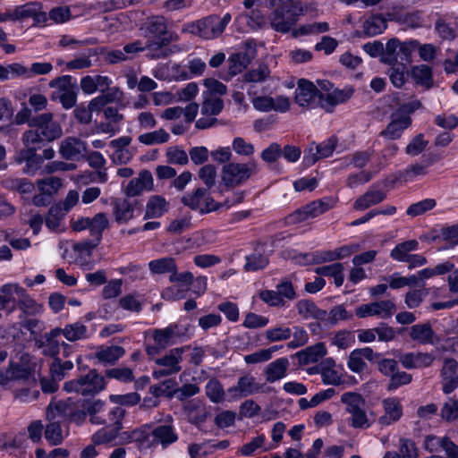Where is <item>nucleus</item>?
Here are the masks:
<instances>
[{
	"mask_svg": "<svg viewBox=\"0 0 458 458\" xmlns=\"http://www.w3.org/2000/svg\"><path fill=\"white\" fill-rule=\"evenodd\" d=\"M264 4L271 10L268 14L270 28L278 33L290 32L303 15L300 0H264Z\"/></svg>",
	"mask_w": 458,
	"mask_h": 458,
	"instance_id": "nucleus-1",
	"label": "nucleus"
},
{
	"mask_svg": "<svg viewBox=\"0 0 458 458\" xmlns=\"http://www.w3.org/2000/svg\"><path fill=\"white\" fill-rule=\"evenodd\" d=\"M146 449L161 446L163 450L176 443L179 439V434L174 425V420L171 416L160 424H145Z\"/></svg>",
	"mask_w": 458,
	"mask_h": 458,
	"instance_id": "nucleus-2",
	"label": "nucleus"
},
{
	"mask_svg": "<svg viewBox=\"0 0 458 458\" xmlns=\"http://www.w3.org/2000/svg\"><path fill=\"white\" fill-rule=\"evenodd\" d=\"M141 30H143L146 37L157 39L156 42H148V44L152 45V49L157 50V52L148 54V56L151 59L165 57L167 54L160 48L173 40L172 36L167 31L165 19L163 16H153L146 21Z\"/></svg>",
	"mask_w": 458,
	"mask_h": 458,
	"instance_id": "nucleus-3",
	"label": "nucleus"
},
{
	"mask_svg": "<svg viewBox=\"0 0 458 458\" xmlns=\"http://www.w3.org/2000/svg\"><path fill=\"white\" fill-rule=\"evenodd\" d=\"M106 381L96 369H90L86 375L80 376L64 384L67 393H76L82 396H94L105 389Z\"/></svg>",
	"mask_w": 458,
	"mask_h": 458,
	"instance_id": "nucleus-4",
	"label": "nucleus"
},
{
	"mask_svg": "<svg viewBox=\"0 0 458 458\" xmlns=\"http://www.w3.org/2000/svg\"><path fill=\"white\" fill-rule=\"evenodd\" d=\"M185 345L171 349L165 355L153 359L157 368L153 369L152 376L155 379H160L179 373L182 367V354L189 350Z\"/></svg>",
	"mask_w": 458,
	"mask_h": 458,
	"instance_id": "nucleus-5",
	"label": "nucleus"
},
{
	"mask_svg": "<svg viewBox=\"0 0 458 458\" xmlns=\"http://www.w3.org/2000/svg\"><path fill=\"white\" fill-rule=\"evenodd\" d=\"M341 402L345 405V411L351 414L350 425L354 428H368L371 422L364 409L365 400L360 394L346 392L342 394Z\"/></svg>",
	"mask_w": 458,
	"mask_h": 458,
	"instance_id": "nucleus-6",
	"label": "nucleus"
},
{
	"mask_svg": "<svg viewBox=\"0 0 458 458\" xmlns=\"http://www.w3.org/2000/svg\"><path fill=\"white\" fill-rule=\"evenodd\" d=\"M34 371V365L28 353L20 355L19 360L11 359L7 368L0 374V388H4L12 381L28 380Z\"/></svg>",
	"mask_w": 458,
	"mask_h": 458,
	"instance_id": "nucleus-7",
	"label": "nucleus"
},
{
	"mask_svg": "<svg viewBox=\"0 0 458 458\" xmlns=\"http://www.w3.org/2000/svg\"><path fill=\"white\" fill-rule=\"evenodd\" d=\"M181 202L191 210H197L200 214H208L223 208L222 202H216L210 196L208 190L198 188L188 191L181 198Z\"/></svg>",
	"mask_w": 458,
	"mask_h": 458,
	"instance_id": "nucleus-8",
	"label": "nucleus"
},
{
	"mask_svg": "<svg viewBox=\"0 0 458 458\" xmlns=\"http://www.w3.org/2000/svg\"><path fill=\"white\" fill-rule=\"evenodd\" d=\"M252 174L253 169L248 164L231 162L222 168V183L225 187L233 189L246 182Z\"/></svg>",
	"mask_w": 458,
	"mask_h": 458,
	"instance_id": "nucleus-9",
	"label": "nucleus"
},
{
	"mask_svg": "<svg viewBox=\"0 0 458 458\" xmlns=\"http://www.w3.org/2000/svg\"><path fill=\"white\" fill-rule=\"evenodd\" d=\"M396 310V306L391 300H381L358 306L355 315L358 318L377 317L382 319L391 318Z\"/></svg>",
	"mask_w": 458,
	"mask_h": 458,
	"instance_id": "nucleus-10",
	"label": "nucleus"
},
{
	"mask_svg": "<svg viewBox=\"0 0 458 458\" xmlns=\"http://www.w3.org/2000/svg\"><path fill=\"white\" fill-rule=\"evenodd\" d=\"M262 392V385L256 382L251 375L240 377L237 384L227 389L228 402H234L239 399Z\"/></svg>",
	"mask_w": 458,
	"mask_h": 458,
	"instance_id": "nucleus-11",
	"label": "nucleus"
},
{
	"mask_svg": "<svg viewBox=\"0 0 458 458\" xmlns=\"http://www.w3.org/2000/svg\"><path fill=\"white\" fill-rule=\"evenodd\" d=\"M256 55V48L251 42H245L242 48L233 53L228 58L229 73L233 76L241 73Z\"/></svg>",
	"mask_w": 458,
	"mask_h": 458,
	"instance_id": "nucleus-12",
	"label": "nucleus"
},
{
	"mask_svg": "<svg viewBox=\"0 0 458 458\" xmlns=\"http://www.w3.org/2000/svg\"><path fill=\"white\" fill-rule=\"evenodd\" d=\"M294 98L301 107L316 108L319 105V89L311 81L301 79L295 89Z\"/></svg>",
	"mask_w": 458,
	"mask_h": 458,
	"instance_id": "nucleus-13",
	"label": "nucleus"
},
{
	"mask_svg": "<svg viewBox=\"0 0 458 458\" xmlns=\"http://www.w3.org/2000/svg\"><path fill=\"white\" fill-rule=\"evenodd\" d=\"M30 127H35L50 141L59 139L63 134L61 125L54 120L53 114L49 112L34 116L30 122Z\"/></svg>",
	"mask_w": 458,
	"mask_h": 458,
	"instance_id": "nucleus-14",
	"label": "nucleus"
},
{
	"mask_svg": "<svg viewBox=\"0 0 458 458\" xmlns=\"http://www.w3.org/2000/svg\"><path fill=\"white\" fill-rule=\"evenodd\" d=\"M232 15L229 13L220 17L211 14L201 19V32L203 39H214L222 35L230 23Z\"/></svg>",
	"mask_w": 458,
	"mask_h": 458,
	"instance_id": "nucleus-15",
	"label": "nucleus"
},
{
	"mask_svg": "<svg viewBox=\"0 0 458 458\" xmlns=\"http://www.w3.org/2000/svg\"><path fill=\"white\" fill-rule=\"evenodd\" d=\"M54 410H55V408L53 403H51L47 411V418L49 422L45 429V437L51 445H57L63 442L66 436L64 434L62 428V424L65 421L61 416L59 417L57 411L55 412Z\"/></svg>",
	"mask_w": 458,
	"mask_h": 458,
	"instance_id": "nucleus-16",
	"label": "nucleus"
},
{
	"mask_svg": "<svg viewBox=\"0 0 458 458\" xmlns=\"http://www.w3.org/2000/svg\"><path fill=\"white\" fill-rule=\"evenodd\" d=\"M185 335V330L178 324H170L168 327L153 331V340L163 350L175 344Z\"/></svg>",
	"mask_w": 458,
	"mask_h": 458,
	"instance_id": "nucleus-17",
	"label": "nucleus"
},
{
	"mask_svg": "<svg viewBox=\"0 0 458 458\" xmlns=\"http://www.w3.org/2000/svg\"><path fill=\"white\" fill-rule=\"evenodd\" d=\"M251 103L253 107L260 112L276 111L284 113L290 108L289 98L284 96H276V98L268 96L253 97Z\"/></svg>",
	"mask_w": 458,
	"mask_h": 458,
	"instance_id": "nucleus-18",
	"label": "nucleus"
},
{
	"mask_svg": "<svg viewBox=\"0 0 458 458\" xmlns=\"http://www.w3.org/2000/svg\"><path fill=\"white\" fill-rule=\"evenodd\" d=\"M86 151V143L80 139L68 137L60 142L59 153L66 160H80Z\"/></svg>",
	"mask_w": 458,
	"mask_h": 458,
	"instance_id": "nucleus-19",
	"label": "nucleus"
},
{
	"mask_svg": "<svg viewBox=\"0 0 458 458\" xmlns=\"http://www.w3.org/2000/svg\"><path fill=\"white\" fill-rule=\"evenodd\" d=\"M61 335L60 327H55L51 331L45 333L38 338H35V344L42 350V354L56 358L60 352V344L56 339Z\"/></svg>",
	"mask_w": 458,
	"mask_h": 458,
	"instance_id": "nucleus-20",
	"label": "nucleus"
},
{
	"mask_svg": "<svg viewBox=\"0 0 458 458\" xmlns=\"http://www.w3.org/2000/svg\"><path fill=\"white\" fill-rule=\"evenodd\" d=\"M53 405L55 408L54 411L55 412L57 411V414L59 413V417L61 416L64 421L69 419L80 423L84 421L88 415L84 409L81 411L76 408L75 401L72 397L64 401H58L53 403Z\"/></svg>",
	"mask_w": 458,
	"mask_h": 458,
	"instance_id": "nucleus-21",
	"label": "nucleus"
},
{
	"mask_svg": "<svg viewBox=\"0 0 458 458\" xmlns=\"http://www.w3.org/2000/svg\"><path fill=\"white\" fill-rule=\"evenodd\" d=\"M434 360L435 356L429 352H411L399 356V361L407 369L428 368Z\"/></svg>",
	"mask_w": 458,
	"mask_h": 458,
	"instance_id": "nucleus-22",
	"label": "nucleus"
},
{
	"mask_svg": "<svg viewBox=\"0 0 458 458\" xmlns=\"http://www.w3.org/2000/svg\"><path fill=\"white\" fill-rule=\"evenodd\" d=\"M385 414L378 418L381 426H389L403 416V406L398 397L386 398L382 402Z\"/></svg>",
	"mask_w": 458,
	"mask_h": 458,
	"instance_id": "nucleus-23",
	"label": "nucleus"
},
{
	"mask_svg": "<svg viewBox=\"0 0 458 458\" xmlns=\"http://www.w3.org/2000/svg\"><path fill=\"white\" fill-rule=\"evenodd\" d=\"M411 124V117H403L394 111L391 114V122L387 124L386 128L380 132V136L389 140H397Z\"/></svg>",
	"mask_w": 458,
	"mask_h": 458,
	"instance_id": "nucleus-24",
	"label": "nucleus"
},
{
	"mask_svg": "<svg viewBox=\"0 0 458 458\" xmlns=\"http://www.w3.org/2000/svg\"><path fill=\"white\" fill-rule=\"evenodd\" d=\"M443 392L450 394L458 387V363L454 359H445L441 369Z\"/></svg>",
	"mask_w": 458,
	"mask_h": 458,
	"instance_id": "nucleus-25",
	"label": "nucleus"
},
{
	"mask_svg": "<svg viewBox=\"0 0 458 458\" xmlns=\"http://www.w3.org/2000/svg\"><path fill=\"white\" fill-rule=\"evenodd\" d=\"M113 205L115 221L119 224H123L133 217L139 202L135 199H118L114 201Z\"/></svg>",
	"mask_w": 458,
	"mask_h": 458,
	"instance_id": "nucleus-26",
	"label": "nucleus"
},
{
	"mask_svg": "<svg viewBox=\"0 0 458 458\" xmlns=\"http://www.w3.org/2000/svg\"><path fill=\"white\" fill-rule=\"evenodd\" d=\"M153 177L149 171L143 170L139 176L130 181L126 187V194L131 197L138 196L144 191H151Z\"/></svg>",
	"mask_w": 458,
	"mask_h": 458,
	"instance_id": "nucleus-27",
	"label": "nucleus"
},
{
	"mask_svg": "<svg viewBox=\"0 0 458 458\" xmlns=\"http://www.w3.org/2000/svg\"><path fill=\"white\" fill-rule=\"evenodd\" d=\"M244 270L246 272H255L264 269L269 263L268 256L265 253L263 246H257L254 250L245 256Z\"/></svg>",
	"mask_w": 458,
	"mask_h": 458,
	"instance_id": "nucleus-28",
	"label": "nucleus"
},
{
	"mask_svg": "<svg viewBox=\"0 0 458 458\" xmlns=\"http://www.w3.org/2000/svg\"><path fill=\"white\" fill-rule=\"evenodd\" d=\"M289 360L285 357L278 358L267 365L264 373L268 383L281 380L287 375Z\"/></svg>",
	"mask_w": 458,
	"mask_h": 458,
	"instance_id": "nucleus-29",
	"label": "nucleus"
},
{
	"mask_svg": "<svg viewBox=\"0 0 458 458\" xmlns=\"http://www.w3.org/2000/svg\"><path fill=\"white\" fill-rule=\"evenodd\" d=\"M327 354V349L323 343H318L309 346L294 354L300 365H308L318 362Z\"/></svg>",
	"mask_w": 458,
	"mask_h": 458,
	"instance_id": "nucleus-30",
	"label": "nucleus"
},
{
	"mask_svg": "<svg viewBox=\"0 0 458 458\" xmlns=\"http://www.w3.org/2000/svg\"><path fill=\"white\" fill-rule=\"evenodd\" d=\"M410 337L421 344H434L436 334L428 323L416 324L410 328Z\"/></svg>",
	"mask_w": 458,
	"mask_h": 458,
	"instance_id": "nucleus-31",
	"label": "nucleus"
},
{
	"mask_svg": "<svg viewBox=\"0 0 458 458\" xmlns=\"http://www.w3.org/2000/svg\"><path fill=\"white\" fill-rule=\"evenodd\" d=\"M169 203L160 195H153L146 205L144 219L157 218L168 211Z\"/></svg>",
	"mask_w": 458,
	"mask_h": 458,
	"instance_id": "nucleus-32",
	"label": "nucleus"
},
{
	"mask_svg": "<svg viewBox=\"0 0 458 458\" xmlns=\"http://www.w3.org/2000/svg\"><path fill=\"white\" fill-rule=\"evenodd\" d=\"M335 365V360L329 358L318 366L324 384L338 386L343 382L342 376L334 369Z\"/></svg>",
	"mask_w": 458,
	"mask_h": 458,
	"instance_id": "nucleus-33",
	"label": "nucleus"
},
{
	"mask_svg": "<svg viewBox=\"0 0 458 458\" xmlns=\"http://www.w3.org/2000/svg\"><path fill=\"white\" fill-rule=\"evenodd\" d=\"M125 415V410L121 406L106 407V411L100 415L101 422L95 425H106L109 427H116V428H123L122 420Z\"/></svg>",
	"mask_w": 458,
	"mask_h": 458,
	"instance_id": "nucleus-34",
	"label": "nucleus"
},
{
	"mask_svg": "<svg viewBox=\"0 0 458 458\" xmlns=\"http://www.w3.org/2000/svg\"><path fill=\"white\" fill-rule=\"evenodd\" d=\"M386 198V193L380 190L368 191L355 200L353 208L356 210H365L371 206L379 204Z\"/></svg>",
	"mask_w": 458,
	"mask_h": 458,
	"instance_id": "nucleus-35",
	"label": "nucleus"
},
{
	"mask_svg": "<svg viewBox=\"0 0 458 458\" xmlns=\"http://www.w3.org/2000/svg\"><path fill=\"white\" fill-rule=\"evenodd\" d=\"M61 335L70 342L84 340L89 337L88 327L81 321L67 324L60 328Z\"/></svg>",
	"mask_w": 458,
	"mask_h": 458,
	"instance_id": "nucleus-36",
	"label": "nucleus"
},
{
	"mask_svg": "<svg viewBox=\"0 0 458 458\" xmlns=\"http://www.w3.org/2000/svg\"><path fill=\"white\" fill-rule=\"evenodd\" d=\"M39 16L43 21H50L55 24H63L72 18V12L68 5H58L53 7L47 13H40Z\"/></svg>",
	"mask_w": 458,
	"mask_h": 458,
	"instance_id": "nucleus-37",
	"label": "nucleus"
},
{
	"mask_svg": "<svg viewBox=\"0 0 458 458\" xmlns=\"http://www.w3.org/2000/svg\"><path fill=\"white\" fill-rule=\"evenodd\" d=\"M363 32L367 37H375L386 29V20L381 14H373L363 22Z\"/></svg>",
	"mask_w": 458,
	"mask_h": 458,
	"instance_id": "nucleus-38",
	"label": "nucleus"
},
{
	"mask_svg": "<svg viewBox=\"0 0 458 458\" xmlns=\"http://www.w3.org/2000/svg\"><path fill=\"white\" fill-rule=\"evenodd\" d=\"M17 304L25 316H37L43 312L42 304L31 298L24 288L20 300H17Z\"/></svg>",
	"mask_w": 458,
	"mask_h": 458,
	"instance_id": "nucleus-39",
	"label": "nucleus"
},
{
	"mask_svg": "<svg viewBox=\"0 0 458 458\" xmlns=\"http://www.w3.org/2000/svg\"><path fill=\"white\" fill-rule=\"evenodd\" d=\"M22 141L27 148L38 150L42 148L47 143L51 142L47 138L44 137L35 127H30L22 135Z\"/></svg>",
	"mask_w": 458,
	"mask_h": 458,
	"instance_id": "nucleus-40",
	"label": "nucleus"
},
{
	"mask_svg": "<svg viewBox=\"0 0 458 458\" xmlns=\"http://www.w3.org/2000/svg\"><path fill=\"white\" fill-rule=\"evenodd\" d=\"M420 243L417 240H408L397 244L390 252V257L396 261L405 262L411 251L418 250Z\"/></svg>",
	"mask_w": 458,
	"mask_h": 458,
	"instance_id": "nucleus-41",
	"label": "nucleus"
},
{
	"mask_svg": "<svg viewBox=\"0 0 458 458\" xmlns=\"http://www.w3.org/2000/svg\"><path fill=\"white\" fill-rule=\"evenodd\" d=\"M176 267L175 259L172 257H164L148 262V268L154 275H162L166 273L172 275L175 272Z\"/></svg>",
	"mask_w": 458,
	"mask_h": 458,
	"instance_id": "nucleus-42",
	"label": "nucleus"
},
{
	"mask_svg": "<svg viewBox=\"0 0 458 458\" xmlns=\"http://www.w3.org/2000/svg\"><path fill=\"white\" fill-rule=\"evenodd\" d=\"M117 437H119V442L121 444L135 442L140 449H146V443L148 442V439L146 440L145 425L131 431H123L120 434L118 433Z\"/></svg>",
	"mask_w": 458,
	"mask_h": 458,
	"instance_id": "nucleus-43",
	"label": "nucleus"
},
{
	"mask_svg": "<svg viewBox=\"0 0 458 458\" xmlns=\"http://www.w3.org/2000/svg\"><path fill=\"white\" fill-rule=\"evenodd\" d=\"M411 76L417 84L427 89L433 85L432 69L426 64L413 66L411 71Z\"/></svg>",
	"mask_w": 458,
	"mask_h": 458,
	"instance_id": "nucleus-44",
	"label": "nucleus"
},
{
	"mask_svg": "<svg viewBox=\"0 0 458 458\" xmlns=\"http://www.w3.org/2000/svg\"><path fill=\"white\" fill-rule=\"evenodd\" d=\"M337 259L334 251L331 250H318L312 253H305L300 256L299 262L302 265L309 264H320L324 262H330Z\"/></svg>",
	"mask_w": 458,
	"mask_h": 458,
	"instance_id": "nucleus-45",
	"label": "nucleus"
},
{
	"mask_svg": "<svg viewBox=\"0 0 458 458\" xmlns=\"http://www.w3.org/2000/svg\"><path fill=\"white\" fill-rule=\"evenodd\" d=\"M20 156L25 162L24 171L29 174H35L42 163V157L37 154V150L26 148L21 151Z\"/></svg>",
	"mask_w": 458,
	"mask_h": 458,
	"instance_id": "nucleus-46",
	"label": "nucleus"
},
{
	"mask_svg": "<svg viewBox=\"0 0 458 458\" xmlns=\"http://www.w3.org/2000/svg\"><path fill=\"white\" fill-rule=\"evenodd\" d=\"M319 205L317 200H314L302 208L296 210L294 213L289 216V219L291 222H301L310 217H316L321 215V209H319Z\"/></svg>",
	"mask_w": 458,
	"mask_h": 458,
	"instance_id": "nucleus-47",
	"label": "nucleus"
},
{
	"mask_svg": "<svg viewBox=\"0 0 458 458\" xmlns=\"http://www.w3.org/2000/svg\"><path fill=\"white\" fill-rule=\"evenodd\" d=\"M125 353L122 346L111 345L101 348L97 353L98 360L105 364H113Z\"/></svg>",
	"mask_w": 458,
	"mask_h": 458,
	"instance_id": "nucleus-48",
	"label": "nucleus"
},
{
	"mask_svg": "<svg viewBox=\"0 0 458 458\" xmlns=\"http://www.w3.org/2000/svg\"><path fill=\"white\" fill-rule=\"evenodd\" d=\"M246 23L253 30H266L270 27L268 15L259 9H252L246 14Z\"/></svg>",
	"mask_w": 458,
	"mask_h": 458,
	"instance_id": "nucleus-49",
	"label": "nucleus"
},
{
	"mask_svg": "<svg viewBox=\"0 0 458 458\" xmlns=\"http://www.w3.org/2000/svg\"><path fill=\"white\" fill-rule=\"evenodd\" d=\"M83 409L89 416V421L92 424L101 422L100 415L106 411V403L100 399L85 401L82 404Z\"/></svg>",
	"mask_w": 458,
	"mask_h": 458,
	"instance_id": "nucleus-50",
	"label": "nucleus"
},
{
	"mask_svg": "<svg viewBox=\"0 0 458 458\" xmlns=\"http://www.w3.org/2000/svg\"><path fill=\"white\" fill-rule=\"evenodd\" d=\"M266 440V436L263 434L256 436L239 449L238 454L248 457L253 455L259 449L264 452L268 451L271 447L265 446Z\"/></svg>",
	"mask_w": 458,
	"mask_h": 458,
	"instance_id": "nucleus-51",
	"label": "nucleus"
},
{
	"mask_svg": "<svg viewBox=\"0 0 458 458\" xmlns=\"http://www.w3.org/2000/svg\"><path fill=\"white\" fill-rule=\"evenodd\" d=\"M400 40L396 38L389 39L384 48L381 62L389 65L396 64L400 60Z\"/></svg>",
	"mask_w": 458,
	"mask_h": 458,
	"instance_id": "nucleus-52",
	"label": "nucleus"
},
{
	"mask_svg": "<svg viewBox=\"0 0 458 458\" xmlns=\"http://www.w3.org/2000/svg\"><path fill=\"white\" fill-rule=\"evenodd\" d=\"M169 140L170 135L164 129L143 133L138 137L139 142L147 146L163 144L167 142Z\"/></svg>",
	"mask_w": 458,
	"mask_h": 458,
	"instance_id": "nucleus-53",
	"label": "nucleus"
},
{
	"mask_svg": "<svg viewBox=\"0 0 458 458\" xmlns=\"http://www.w3.org/2000/svg\"><path fill=\"white\" fill-rule=\"evenodd\" d=\"M72 368L73 363L71 360L63 361L60 358H54L50 365V375L60 382Z\"/></svg>",
	"mask_w": 458,
	"mask_h": 458,
	"instance_id": "nucleus-54",
	"label": "nucleus"
},
{
	"mask_svg": "<svg viewBox=\"0 0 458 458\" xmlns=\"http://www.w3.org/2000/svg\"><path fill=\"white\" fill-rule=\"evenodd\" d=\"M108 226V219L104 213H98L89 218V232L93 238L101 241L102 233Z\"/></svg>",
	"mask_w": 458,
	"mask_h": 458,
	"instance_id": "nucleus-55",
	"label": "nucleus"
},
{
	"mask_svg": "<svg viewBox=\"0 0 458 458\" xmlns=\"http://www.w3.org/2000/svg\"><path fill=\"white\" fill-rule=\"evenodd\" d=\"M40 5L38 3H28L20 5L11 13V19L13 21L23 20L36 17L39 13Z\"/></svg>",
	"mask_w": 458,
	"mask_h": 458,
	"instance_id": "nucleus-56",
	"label": "nucleus"
},
{
	"mask_svg": "<svg viewBox=\"0 0 458 458\" xmlns=\"http://www.w3.org/2000/svg\"><path fill=\"white\" fill-rule=\"evenodd\" d=\"M355 344V335L350 330H339L331 337V344L339 349H347Z\"/></svg>",
	"mask_w": 458,
	"mask_h": 458,
	"instance_id": "nucleus-57",
	"label": "nucleus"
},
{
	"mask_svg": "<svg viewBox=\"0 0 458 458\" xmlns=\"http://www.w3.org/2000/svg\"><path fill=\"white\" fill-rule=\"evenodd\" d=\"M177 383L174 379H167L160 384L151 386L149 392L151 394L157 396L173 397L175 395Z\"/></svg>",
	"mask_w": 458,
	"mask_h": 458,
	"instance_id": "nucleus-58",
	"label": "nucleus"
},
{
	"mask_svg": "<svg viewBox=\"0 0 458 458\" xmlns=\"http://www.w3.org/2000/svg\"><path fill=\"white\" fill-rule=\"evenodd\" d=\"M122 428H116V427L106 426L98 429L92 435V442L94 445H103L112 442L118 436V432Z\"/></svg>",
	"mask_w": 458,
	"mask_h": 458,
	"instance_id": "nucleus-59",
	"label": "nucleus"
},
{
	"mask_svg": "<svg viewBox=\"0 0 458 458\" xmlns=\"http://www.w3.org/2000/svg\"><path fill=\"white\" fill-rule=\"evenodd\" d=\"M206 394L214 403H222L225 393L221 383L216 378H211L206 385Z\"/></svg>",
	"mask_w": 458,
	"mask_h": 458,
	"instance_id": "nucleus-60",
	"label": "nucleus"
},
{
	"mask_svg": "<svg viewBox=\"0 0 458 458\" xmlns=\"http://www.w3.org/2000/svg\"><path fill=\"white\" fill-rule=\"evenodd\" d=\"M65 215L66 212L62 209L61 205L56 204L52 206L46 217L47 227L52 231L57 230Z\"/></svg>",
	"mask_w": 458,
	"mask_h": 458,
	"instance_id": "nucleus-61",
	"label": "nucleus"
},
{
	"mask_svg": "<svg viewBox=\"0 0 458 458\" xmlns=\"http://www.w3.org/2000/svg\"><path fill=\"white\" fill-rule=\"evenodd\" d=\"M0 293L2 297L6 301V306L12 303H17L23 293V287L17 284H5L1 286Z\"/></svg>",
	"mask_w": 458,
	"mask_h": 458,
	"instance_id": "nucleus-62",
	"label": "nucleus"
},
{
	"mask_svg": "<svg viewBox=\"0 0 458 458\" xmlns=\"http://www.w3.org/2000/svg\"><path fill=\"white\" fill-rule=\"evenodd\" d=\"M270 76V70L267 64H261L257 68L248 71L244 74V82H263Z\"/></svg>",
	"mask_w": 458,
	"mask_h": 458,
	"instance_id": "nucleus-63",
	"label": "nucleus"
},
{
	"mask_svg": "<svg viewBox=\"0 0 458 458\" xmlns=\"http://www.w3.org/2000/svg\"><path fill=\"white\" fill-rule=\"evenodd\" d=\"M224 108V101L218 97H210L207 98L201 106L202 115L216 116L221 113Z\"/></svg>",
	"mask_w": 458,
	"mask_h": 458,
	"instance_id": "nucleus-64",
	"label": "nucleus"
}]
</instances>
